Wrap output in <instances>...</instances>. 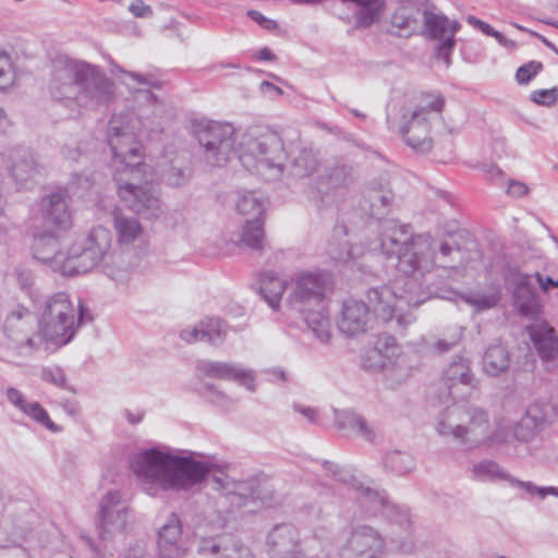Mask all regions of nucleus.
<instances>
[{
	"label": "nucleus",
	"mask_w": 558,
	"mask_h": 558,
	"mask_svg": "<svg viewBox=\"0 0 558 558\" xmlns=\"http://www.w3.org/2000/svg\"><path fill=\"white\" fill-rule=\"evenodd\" d=\"M194 456L150 448L135 454L131 466L142 483L148 485L145 489L151 496L158 488L178 495H195L202 490L214 464Z\"/></svg>",
	"instance_id": "nucleus-1"
},
{
	"label": "nucleus",
	"mask_w": 558,
	"mask_h": 558,
	"mask_svg": "<svg viewBox=\"0 0 558 558\" xmlns=\"http://www.w3.org/2000/svg\"><path fill=\"white\" fill-rule=\"evenodd\" d=\"M49 88L53 99L90 109L108 106L116 95L114 83L98 66L65 56L52 61Z\"/></svg>",
	"instance_id": "nucleus-2"
},
{
	"label": "nucleus",
	"mask_w": 558,
	"mask_h": 558,
	"mask_svg": "<svg viewBox=\"0 0 558 558\" xmlns=\"http://www.w3.org/2000/svg\"><path fill=\"white\" fill-rule=\"evenodd\" d=\"M331 286L329 275L302 272L289 284L286 307L291 315H299L308 329L323 343L330 339V320L326 305V292Z\"/></svg>",
	"instance_id": "nucleus-3"
},
{
	"label": "nucleus",
	"mask_w": 558,
	"mask_h": 558,
	"mask_svg": "<svg viewBox=\"0 0 558 558\" xmlns=\"http://www.w3.org/2000/svg\"><path fill=\"white\" fill-rule=\"evenodd\" d=\"M436 430L470 448L478 447L489 438V414L475 404L454 402L439 414Z\"/></svg>",
	"instance_id": "nucleus-4"
},
{
	"label": "nucleus",
	"mask_w": 558,
	"mask_h": 558,
	"mask_svg": "<svg viewBox=\"0 0 558 558\" xmlns=\"http://www.w3.org/2000/svg\"><path fill=\"white\" fill-rule=\"evenodd\" d=\"M239 159L250 171L276 180L283 174L287 154L280 135L271 130L247 133L240 143Z\"/></svg>",
	"instance_id": "nucleus-5"
},
{
	"label": "nucleus",
	"mask_w": 558,
	"mask_h": 558,
	"mask_svg": "<svg viewBox=\"0 0 558 558\" xmlns=\"http://www.w3.org/2000/svg\"><path fill=\"white\" fill-rule=\"evenodd\" d=\"M148 119L126 120L124 117H112L108 124L107 138L112 151L114 163H119L113 174L134 175L142 172L143 146L134 132L135 124H140V133L147 128Z\"/></svg>",
	"instance_id": "nucleus-6"
},
{
	"label": "nucleus",
	"mask_w": 558,
	"mask_h": 558,
	"mask_svg": "<svg viewBox=\"0 0 558 558\" xmlns=\"http://www.w3.org/2000/svg\"><path fill=\"white\" fill-rule=\"evenodd\" d=\"M369 312L384 323L390 322L402 305L417 307L427 299V292L414 279H396L392 286L371 288L366 292Z\"/></svg>",
	"instance_id": "nucleus-7"
},
{
	"label": "nucleus",
	"mask_w": 558,
	"mask_h": 558,
	"mask_svg": "<svg viewBox=\"0 0 558 558\" xmlns=\"http://www.w3.org/2000/svg\"><path fill=\"white\" fill-rule=\"evenodd\" d=\"M323 469L326 475L336 482L354 490L362 505H369L374 510L381 509L383 514L393 524L400 526L404 532H409L411 527V518L405 507L393 505L389 501L385 490H376L369 486H365L349 470L339 466L330 461H323Z\"/></svg>",
	"instance_id": "nucleus-8"
},
{
	"label": "nucleus",
	"mask_w": 558,
	"mask_h": 558,
	"mask_svg": "<svg viewBox=\"0 0 558 558\" xmlns=\"http://www.w3.org/2000/svg\"><path fill=\"white\" fill-rule=\"evenodd\" d=\"M445 102V97L441 94L429 93L423 95L421 104L416 106L409 117L403 116L400 133L407 145L415 153L426 154L432 149V122L440 117Z\"/></svg>",
	"instance_id": "nucleus-9"
},
{
	"label": "nucleus",
	"mask_w": 558,
	"mask_h": 558,
	"mask_svg": "<svg viewBox=\"0 0 558 558\" xmlns=\"http://www.w3.org/2000/svg\"><path fill=\"white\" fill-rule=\"evenodd\" d=\"M43 339L58 345L68 344L77 330L76 311L65 292L49 296L39 319Z\"/></svg>",
	"instance_id": "nucleus-10"
},
{
	"label": "nucleus",
	"mask_w": 558,
	"mask_h": 558,
	"mask_svg": "<svg viewBox=\"0 0 558 558\" xmlns=\"http://www.w3.org/2000/svg\"><path fill=\"white\" fill-rule=\"evenodd\" d=\"M202 156L210 167H223L241 151L238 133L232 124L208 122L196 131Z\"/></svg>",
	"instance_id": "nucleus-11"
},
{
	"label": "nucleus",
	"mask_w": 558,
	"mask_h": 558,
	"mask_svg": "<svg viewBox=\"0 0 558 558\" xmlns=\"http://www.w3.org/2000/svg\"><path fill=\"white\" fill-rule=\"evenodd\" d=\"M353 182L352 168L343 163L325 167L322 174L308 182L303 193L317 213L333 207Z\"/></svg>",
	"instance_id": "nucleus-12"
},
{
	"label": "nucleus",
	"mask_w": 558,
	"mask_h": 558,
	"mask_svg": "<svg viewBox=\"0 0 558 558\" xmlns=\"http://www.w3.org/2000/svg\"><path fill=\"white\" fill-rule=\"evenodd\" d=\"M140 173L113 174L121 202L143 219H157L163 214V204L157 191L149 184H140Z\"/></svg>",
	"instance_id": "nucleus-13"
},
{
	"label": "nucleus",
	"mask_w": 558,
	"mask_h": 558,
	"mask_svg": "<svg viewBox=\"0 0 558 558\" xmlns=\"http://www.w3.org/2000/svg\"><path fill=\"white\" fill-rule=\"evenodd\" d=\"M111 232L101 226L93 228L81 241L72 244V266L74 276L93 270L100 263H105L112 254Z\"/></svg>",
	"instance_id": "nucleus-14"
},
{
	"label": "nucleus",
	"mask_w": 558,
	"mask_h": 558,
	"mask_svg": "<svg viewBox=\"0 0 558 558\" xmlns=\"http://www.w3.org/2000/svg\"><path fill=\"white\" fill-rule=\"evenodd\" d=\"M211 481L213 488L219 492L231 507L242 508L255 500L269 505L265 483L258 477L235 480L223 472H218L213 474Z\"/></svg>",
	"instance_id": "nucleus-15"
},
{
	"label": "nucleus",
	"mask_w": 558,
	"mask_h": 558,
	"mask_svg": "<svg viewBox=\"0 0 558 558\" xmlns=\"http://www.w3.org/2000/svg\"><path fill=\"white\" fill-rule=\"evenodd\" d=\"M397 258V269L402 274L398 279H414L422 284V290L425 291L422 279L434 264L432 236L427 233L417 234Z\"/></svg>",
	"instance_id": "nucleus-16"
},
{
	"label": "nucleus",
	"mask_w": 558,
	"mask_h": 558,
	"mask_svg": "<svg viewBox=\"0 0 558 558\" xmlns=\"http://www.w3.org/2000/svg\"><path fill=\"white\" fill-rule=\"evenodd\" d=\"M32 250L34 257L54 272L63 276H74L72 250L69 247L65 251L54 233L36 232L33 238Z\"/></svg>",
	"instance_id": "nucleus-17"
},
{
	"label": "nucleus",
	"mask_w": 558,
	"mask_h": 558,
	"mask_svg": "<svg viewBox=\"0 0 558 558\" xmlns=\"http://www.w3.org/2000/svg\"><path fill=\"white\" fill-rule=\"evenodd\" d=\"M7 169L17 190L31 189L46 174V166L29 148L19 147L9 153Z\"/></svg>",
	"instance_id": "nucleus-18"
},
{
	"label": "nucleus",
	"mask_w": 558,
	"mask_h": 558,
	"mask_svg": "<svg viewBox=\"0 0 558 558\" xmlns=\"http://www.w3.org/2000/svg\"><path fill=\"white\" fill-rule=\"evenodd\" d=\"M31 323L32 313L24 305H16L7 315L3 332L20 354L27 355L38 349L40 337L31 332Z\"/></svg>",
	"instance_id": "nucleus-19"
},
{
	"label": "nucleus",
	"mask_w": 558,
	"mask_h": 558,
	"mask_svg": "<svg viewBox=\"0 0 558 558\" xmlns=\"http://www.w3.org/2000/svg\"><path fill=\"white\" fill-rule=\"evenodd\" d=\"M532 275L524 274L515 267H509L506 279L512 284L513 306L525 318L537 320L541 317L543 305L532 284Z\"/></svg>",
	"instance_id": "nucleus-20"
},
{
	"label": "nucleus",
	"mask_w": 558,
	"mask_h": 558,
	"mask_svg": "<svg viewBox=\"0 0 558 558\" xmlns=\"http://www.w3.org/2000/svg\"><path fill=\"white\" fill-rule=\"evenodd\" d=\"M129 507L122 502L119 490L108 492L100 504L99 534L104 539L123 533L129 522Z\"/></svg>",
	"instance_id": "nucleus-21"
},
{
	"label": "nucleus",
	"mask_w": 558,
	"mask_h": 558,
	"mask_svg": "<svg viewBox=\"0 0 558 558\" xmlns=\"http://www.w3.org/2000/svg\"><path fill=\"white\" fill-rule=\"evenodd\" d=\"M266 553L269 558H304L300 534L292 524H277L267 534Z\"/></svg>",
	"instance_id": "nucleus-22"
},
{
	"label": "nucleus",
	"mask_w": 558,
	"mask_h": 558,
	"mask_svg": "<svg viewBox=\"0 0 558 558\" xmlns=\"http://www.w3.org/2000/svg\"><path fill=\"white\" fill-rule=\"evenodd\" d=\"M196 369L204 376L235 381L251 392L256 391L257 385L255 372L250 368H244L239 364L199 360L196 363Z\"/></svg>",
	"instance_id": "nucleus-23"
},
{
	"label": "nucleus",
	"mask_w": 558,
	"mask_h": 558,
	"mask_svg": "<svg viewBox=\"0 0 558 558\" xmlns=\"http://www.w3.org/2000/svg\"><path fill=\"white\" fill-rule=\"evenodd\" d=\"M415 236L409 225H402L392 219L379 223V246L387 257H397Z\"/></svg>",
	"instance_id": "nucleus-24"
},
{
	"label": "nucleus",
	"mask_w": 558,
	"mask_h": 558,
	"mask_svg": "<svg viewBox=\"0 0 558 558\" xmlns=\"http://www.w3.org/2000/svg\"><path fill=\"white\" fill-rule=\"evenodd\" d=\"M158 558H183L186 547L182 539L181 520L171 513L167 522L158 531Z\"/></svg>",
	"instance_id": "nucleus-25"
},
{
	"label": "nucleus",
	"mask_w": 558,
	"mask_h": 558,
	"mask_svg": "<svg viewBox=\"0 0 558 558\" xmlns=\"http://www.w3.org/2000/svg\"><path fill=\"white\" fill-rule=\"evenodd\" d=\"M444 384L449 397L462 398L468 390L476 388L477 380L471 372L470 362L462 357L453 360L444 372Z\"/></svg>",
	"instance_id": "nucleus-26"
},
{
	"label": "nucleus",
	"mask_w": 558,
	"mask_h": 558,
	"mask_svg": "<svg viewBox=\"0 0 558 558\" xmlns=\"http://www.w3.org/2000/svg\"><path fill=\"white\" fill-rule=\"evenodd\" d=\"M369 313V308L364 302L348 300L343 302L337 326L348 337L359 336L367 329Z\"/></svg>",
	"instance_id": "nucleus-27"
},
{
	"label": "nucleus",
	"mask_w": 558,
	"mask_h": 558,
	"mask_svg": "<svg viewBox=\"0 0 558 558\" xmlns=\"http://www.w3.org/2000/svg\"><path fill=\"white\" fill-rule=\"evenodd\" d=\"M69 194L64 189H57L40 201L43 218L47 225L65 229L71 225Z\"/></svg>",
	"instance_id": "nucleus-28"
},
{
	"label": "nucleus",
	"mask_w": 558,
	"mask_h": 558,
	"mask_svg": "<svg viewBox=\"0 0 558 558\" xmlns=\"http://www.w3.org/2000/svg\"><path fill=\"white\" fill-rule=\"evenodd\" d=\"M348 546L356 555H366V558H380L385 548V539L372 526L359 525L351 532Z\"/></svg>",
	"instance_id": "nucleus-29"
},
{
	"label": "nucleus",
	"mask_w": 558,
	"mask_h": 558,
	"mask_svg": "<svg viewBox=\"0 0 558 558\" xmlns=\"http://www.w3.org/2000/svg\"><path fill=\"white\" fill-rule=\"evenodd\" d=\"M227 336V325L220 318H206L180 332L182 340L187 343L195 341L220 345Z\"/></svg>",
	"instance_id": "nucleus-30"
},
{
	"label": "nucleus",
	"mask_w": 558,
	"mask_h": 558,
	"mask_svg": "<svg viewBox=\"0 0 558 558\" xmlns=\"http://www.w3.org/2000/svg\"><path fill=\"white\" fill-rule=\"evenodd\" d=\"M425 1L408 0L403 2L392 14L391 25L404 34L401 36L409 37L422 29V15Z\"/></svg>",
	"instance_id": "nucleus-31"
},
{
	"label": "nucleus",
	"mask_w": 558,
	"mask_h": 558,
	"mask_svg": "<svg viewBox=\"0 0 558 558\" xmlns=\"http://www.w3.org/2000/svg\"><path fill=\"white\" fill-rule=\"evenodd\" d=\"M319 166L318 154L311 147L300 146L290 154V160L284 163L283 171L295 179L311 177Z\"/></svg>",
	"instance_id": "nucleus-32"
},
{
	"label": "nucleus",
	"mask_w": 558,
	"mask_h": 558,
	"mask_svg": "<svg viewBox=\"0 0 558 558\" xmlns=\"http://www.w3.org/2000/svg\"><path fill=\"white\" fill-rule=\"evenodd\" d=\"M527 332L543 360L551 361L558 356V337L551 326L545 322L535 323L527 327Z\"/></svg>",
	"instance_id": "nucleus-33"
},
{
	"label": "nucleus",
	"mask_w": 558,
	"mask_h": 558,
	"mask_svg": "<svg viewBox=\"0 0 558 558\" xmlns=\"http://www.w3.org/2000/svg\"><path fill=\"white\" fill-rule=\"evenodd\" d=\"M511 365V353L507 345L493 343L487 347L482 357V367L486 375L499 377L505 375Z\"/></svg>",
	"instance_id": "nucleus-34"
},
{
	"label": "nucleus",
	"mask_w": 558,
	"mask_h": 558,
	"mask_svg": "<svg viewBox=\"0 0 558 558\" xmlns=\"http://www.w3.org/2000/svg\"><path fill=\"white\" fill-rule=\"evenodd\" d=\"M132 254L129 252H112L102 264V271L110 279L119 284H125L131 279L134 264L131 262Z\"/></svg>",
	"instance_id": "nucleus-35"
},
{
	"label": "nucleus",
	"mask_w": 558,
	"mask_h": 558,
	"mask_svg": "<svg viewBox=\"0 0 558 558\" xmlns=\"http://www.w3.org/2000/svg\"><path fill=\"white\" fill-rule=\"evenodd\" d=\"M231 242L240 247L262 251L265 242L263 219H247L241 231L232 234Z\"/></svg>",
	"instance_id": "nucleus-36"
},
{
	"label": "nucleus",
	"mask_w": 558,
	"mask_h": 558,
	"mask_svg": "<svg viewBox=\"0 0 558 558\" xmlns=\"http://www.w3.org/2000/svg\"><path fill=\"white\" fill-rule=\"evenodd\" d=\"M286 289H289L287 281L279 278L276 272L267 270L259 275L258 293L271 308H279Z\"/></svg>",
	"instance_id": "nucleus-37"
},
{
	"label": "nucleus",
	"mask_w": 558,
	"mask_h": 558,
	"mask_svg": "<svg viewBox=\"0 0 558 558\" xmlns=\"http://www.w3.org/2000/svg\"><path fill=\"white\" fill-rule=\"evenodd\" d=\"M379 355L383 357L380 368L387 378L400 384L409 377L410 365L407 357L401 353L400 347H398V351L389 350L379 353Z\"/></svg>",
	"instance_id": "nucleus-38"
},
{
	"label": "nucleus",
	"mask_w": 558,
	"mask_h": 558,
	"mask_svg": "<svg viewBox=\"0 0 558 558\" xmlns=\"http://www.w3.org/2000/svg\"><path fill=\"white\" fill-rule=\"evenodd\" d=\"M392 198V192L388 186L373 183L365 196V204H368L371 216L376 219L384 217L388 213Z\"/></svg>",
	"instance_id": "nucleus-39"
},
{
	"label": "nucleus",
	"mask_w": 558,
	"mask_h": 558,
	"mask_svg": "<svg viewBox=\"0 0 558 558\" xmlns=\"http://www.w3.org/2000/svg\"><path fill=\"white\" fill-rule=\"evenodd\" d=\"M113 227L121 244H131L143 233L138 220L125 215L121 209L113 211Z\"/></svg>",
	"instance_id": "nucleus-40"
},
{
	"label": "nucleus",
	"mask_w": 558,
	"mask_h": 558,
	"mask_svg": "<svg viewBox=\"0 0 558 558\" xmlns=\"http://www.w3.org/2000/svg\"><path fill=\"white\" fill-rule=\"evenodd\" d=\"M235 550V544L231 535H219L203 538L198 553L208 558H231Z\"/></svg>",
	"instance_id": "nucleus-41"
},
{
	"label": "nucleus",
	"mask_w": 558,
	"mask_h": 558,
	"mask_svg": "<svg viewBox=\"0 0 558 558\" xmlns=\"http://www.w3.org/2000/svg\"><path fill=\"white\" fill-rule=\"evenodd\" d=\"M347 229L344 226H337L333 235L328 244V255L337 262L347 263L355 257V252L350 242L345 239Z\"/></svg>",
	"instance_id": "nucleus-42"
},
{
	"label": "nucleus",
	"mask_w": 558,
	"mask_h": 558,
	"mask_svg": "<svg viewBox=\"0 0 558 558\" xmlns=\"http://www.w3.org/2000/svg\"><path fill=\"white\" fill-rule=\"evenodd\" d=\"M435 7L425 1L422 26L423 32L426 33L433 39H440L447 32L449 20L444 14L434 12Z\"/></svg>",
	"instance_id": "nucleus-43"
},
{
	"label": "nucleus",
	"mask_w": 558,
	"mask_h": 558,
	"mask_svg": "<svg viewBox=\"0 0 558 558\" xmlns=\"http://www.w3.org/2000/svg\"><path fill=\"white\" fill-rule=\"evenodd\" d=\"M192 177V169L180 158H174L162 168L161 178L166 184L172 187H181L187 184Z\"/></svg>",
	"instance_id": "nucleus-44"
},
{
	"label": "nucleus",
	"mask_w": 558,
	"mask_h": 558,
	"mask_svg": "<svg viewBox=\"0 0 558 558\" xmlns=\"http://www.w3.org/2000/svg\"><path fill=\"white\" fill-rule=\"evenodd\" d=\"M342 2H354L361 7L356 15L359 27H369L376 23L384 13V0H341Z\"/></svg>",
	"instance_id": "nucleus-45"
},
{
	"label": "nucleus",
	"mask_w": 558,
	"mask_h": 558,
	"mask_svg": "<svg viewBox=\"0 0 558 558\" xmlns=\"http://www.w3.org/2000/svg\"><path fill=\"white\" fill-rule=\"evenodd\" d=\"M384 468L397 475H405L415 470L416 462L412 454L401 450H392L385 454Z\"/></svg>",
	"instance_id": "nucleus-46"
},
{
	"label": "nucleus",
	"mask_w": 558,
	"mask_h": 558,
	"mask_svg": "<svg viewBox=\"0 0 558 558\" xmlns=\"http://www.w3.org/2000/svg\"><path fill=\"white\" fill-rule=\"evenodd\" d=\"M472 477L481 482L509 481L510 475L495 461L483 460L474 463L471 469Z\"/></svg>",
	"instance_id": "nucleus-47"
},
{
	"label": "nucleus",
	"mask_w": 558,
	"mask_h": 558,
	"mask_svg": "<svg viewBox=\"0 0 558 558\" xmlns=\"http://www.w3.org/2000/svg\"><path fill=\"white\" fill-rule=\"evenodd\" d=\"M236 209L241 215L252 216L251 219H262L265 207L255 192H245L239 196Z\"/></svg>",
	"instance_id": "nucleus-48"
},
{
	"label": "nucleus",
	"mask_w": 558,
	"mask_h": 558,
	"mask_svg": "<svg viewBox=\"0 0 558 558\" xmlns=\"http://www.w3.org/2000/svg\"><path fill=\"white\" fill-rule=\"evenodd\" d=\"M118 70L125 76L132 80L135 85H141L144 88L136 89L138 93H143L144 98L148 101L157 102L158 97L150 92L149 88H160V83L151 74H142L138 72L125 71L121 68Z\"/></svg>",
	"instance_id": "nucleus-49"
},
{
	"label": "nucleus",
	"mask_w": 558,
	"mask_h": 558,
	"mask_svg": "<svg viewBox=\"0 0 558 558\" xmlns=\"http://www.w3.org/2000/svg\"><path fill=\"white\" fill-rule=\"evenodd\" d=\"M199 393L208 402L226 410L233 408L236 403L235 400H233L222 390L218 389V387L211 383L204 384L203 388L199 390Z\"/></svg>",
	"instance_id": "nucleus-50"
},
{
	"label": "nucleus",
	"mask_w": 558,
	"mask_h": 558,
	"mask_svg": "<svg viewBox=\"0 0 558 558\" xmlns=\"http://www.w3.org/2000/svg\"><path fill=\"white\" fill-rule=\"evenodd\" d=\"M553 413L550 404L535 402L526 409L524 416L542 429L550 422Z\"/></svg>",
	"instance_id": "nucleus-51"
},
{
	"label": "nucleus",
	"mask_w": 558,
	"mask_h": 558,
	"mask_svg": "<svg viewBox=\"0 0 558 558\" xmlns=\"http://www.w3.org/2000/svg\"><path fill=\"white\" fill-rule=\"evenodd\" d=\"M22 412L51 432L60 430V428L50 420L47 411L38 402H27Z\"/></svg>",
	"instance_id": "nucleus-52"
},
{
	"label": "nucleus",
	"mask_w": 558,
	"mask_h": 558,
	"mask_svg": "<svg viewBox=\"0 0 558 558\" xmlns=\"http://www.w3.org/2000/svg\"><path fill=\"white\" fill-rule=\"evenodd\" d=\"M449 36L441 40L437 46V56L442 59L447 64L450 63V53L456 45L454 35L460 29V24L457 21L448 23Z\"/></svg>",
	"instance_id": "nucleus-53"
},
{
	"label": "nucleus",
	"mask_w": 558,
	"mask_h": 558,
	"mask_svg": "<svg viewBox=\"0 0 558 558\" xmlns=\"http://www.w3.org/2000/svg\"><path fill=\"white\" fill-rule=\"evenodd\" d=\"M509 482L511 483V485L518 486V487L524 489L531 496L537 495L542 499H544L547 495H553V496L558 497V488L554 487V486L539 487V486H536L535 484H533L532 482H522V481L512 478L511 476H510Z\"/></svg>",
	"instance_id": "nucleus-54"
},
{
	"label": "nucleus",
	"mask_w": 558,
	"mask_h": 558,
	"mask_svg": "<svg viewBox=\"0 0 558 558\" xmlns=\"http://www.w3.org/2000/svg\"><path fill=\"white\" fill-rule=\"evenodd\" d=\"M541 430L530 418L522 416L513 429L514 437L520 441H530Z\"/></svg>",
	"instance_id": "nucleus-55"
},
{
	"label": "nucleus",
	"mask_w": 558,
	"mask_h": 558,
	"mask_svg": "<svg viewBox=\"0 0 558 558\" xmlns=\"http://www.w3.org/2000/svg\"><path fill=\"white\" fill-rule=\"evenodd\" d=\"M543 64L539 61H530L521 65L515 73V80L520 85L530 83L541 71Z\"/></svg>",
	"instance_id": "nucleus-56"
},
{
	"label": "nucleus",
	"mask_w": 558,
	"mask_h": 558,
	"mask_svg": "<svg viewBox=\"0 0 558 558\" xmlns=\"http://www.w3.org/2000/svg\"><path fill=\"white\" fill-rule=\"evenodd\" d=\"M531 100L541 106L551 107L558 101V87L534 90Z\"/></svg>",
	"instance_id": "nucleus-57"
},
{
	"label": "nucleus",
	"mask_w": 558,
	"mask_h": 558,
	"mask_svg": "<svg viewBox=\"0 0 558 558\" xmlns=\"http://www.w3.org/2000/svg\"><path fill=\"white\" fill-rule=\"evenodd\" d=\"M41 379L60 388L72 390V388L66 386L65 374L60 367L44 368Z\"/></svg>",
	"instance_id": "nucleus-58"
},
{
	"label": "nucleus",
	"mask_w": 558,
	"mask_h": 558,
	"mask_svg": "<svg viewBox=\"0 0 558 558\" xmlns=\"http://www.w3.org/2000/svg\"><path fill=\"white\" fill-rule=\"evenodd\" d=\"M13 78L14 73L9 54L0 52V89L11 85Z\"/></svg>",
	"instance_id": "nucleus-59"
},
{
	"label": "nucleus",
	"mask_w": 558,
	"mask_h": 558,
	"mask_svg": "<svg viewBox=\"0 0 558 558\" xmlns=\"http://www.w3.org/2000/svg\"><path fill=\"white\" fill-rule=\"evenodd\" d=\"M360 420L361 415L345 411L337 415L336 425L339 429L355 433Z\"/></svg>",
	"instance_id": "nucleus-60"
},
{
	"label": "nucleus",
	"mask_w": 558,
	"mask_h": 558,
	"mask_svg": "<svg viewBox=\"0 0 558 558\" xmlns=\"http://www.w3.org/2000/svg\"><path fill=\"white\" fill-rule=\"evenodd\" d=\"M466 302L474 306L477 311H483L494 307L497 304L498 299L494 295L482 294L469 296Z\"/></svg>",
	"instance_id": "nucleus-61"
},
{
	"label": "nucleus",
	"mask_w": 558,
	"mask_h": 558,
	"mask_svg": "<svg viewBox=\"0 0 558 558\" xmlns=\"http://www.w3.org/2000/svg\"><path fill=\"white\" fill-rule=\"evenodd\" d=\"M462 338V328H457L456 331L448 338L439 339L435 348L438 352L444 353L456 347Z\"/></svg>",
	"instance_id": "nucleus-62"
},
{
	"label": "nucleus",
	"mask_w": 558,
	"mask_h": 558,
	"mask_svg": "<svg viewBox=\"0 0 558 558\" xmlns=\"http://www.w3.org/2000/svg\"><path fill=\"white\" fill-rule=\"evenodd\" d=\"M5 397L10 403H12L14 407L20 409L21 411L24 409V407L27 404L23 393L17 390L16 388L9 387L4 391Z\"/></svg>",
	"instance_id": "nucleus-63"
},
{
	"label": "nucleus",
	"mask_w": 558,
	"mask_h": 558,
	"mask_svg": "<svg viewBox=\"0 0 558 558\" xmlns=\"http://www.w3.org/2000/svg\"><path fill=\"white\" fill-rule=\"evenodd\" d=\"M399 344L397 343V340L395 337L389 335H381L376 344V351L377 353L387 352L389 350L398 351Z\"/></svg>",
	"instance_id": "nucleus-64"
}]
</instances>
